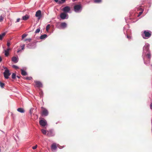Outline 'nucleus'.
<instances>
[{"label":"nucleus","mask_w":152,"mask_h":152,"mask_svg":"<svg viewBox=\"0 0 152 152\" xmlns=\"http://www.w3.org/2000/svg\"><path fill=\"white\" fill-rule=\"evenodd\" d=\"M151 31H144L142 35L143 38L144 39H148L151 37Z\"/></svg>","instance_id":"nucleus-1"},{"label":"nucleus","mask_w":152,"mask_h":152,"mask_svg":"<svg viewBox=\"0 0 152 152\" xmlns=\"http://www.w3.org/2000/svg\"><path fill=\"white\" fill-rule=\"evenodd\" d=\"M5 69L4 72V77L6 79H8L9 76L10 75L11 73L10 72V71L7 68V67L4 68Z\"/></svg>","instance_id":"nucleus-2"},{"label":"nucleus","mask_w":152,"mask_h":152,"mask_svg":"<svg viewBox=\"0 0 152 152\" xmlns=\"http://www.w3.org/2000/svg\"><path fill=\"white\" fill-rule=\"evenodd\" d=\"M42 115L43 116H46L48 115V112L47 109L43 107H41Z\"/></svg>","instance_id":"nucleus-3"},{"label":"nucleus","mask_w":152,"mask_h":152,"mask_svg":"<svg viewBox=\"0 0 152 152\" xmlns=\"http://www.w3.org/2000/svg\"><path fill=\"white\" fill-rule=\"evenodd\" d=\"M59 145L55 143H53L51 145V149L52 150H56L57 148V147H59Z\"/></svg>","instance_id":"nucleus-4"},{"label":"nucleus","mask_w":152,"mask_h":152,"mask_svg":"<svg viewBox=\"0 0 152 152\" xmlns=\"http://www.w3.org/2000/svg\"><path fill=\"white\" fill-rule=\"evenodd\" d=\"M34 83H35V85L37 87H42V83L39 81H35Z\"/></svg>","instance_id":"nucleus-5"},{"label":"nucleus","mask_w":152,"mask_h":152,"mask_svg":"<svg viewBox=\"0 0 152 152\" xmlns=\"http://www.w3.org/2000/svg\"><path fill=\"white\" fill-rule=\"evenodd\" d=\"M41 12L40 10L37 11L36 13L35 16L38 18V19H39L41 17Z\"/></svg>","instance_id":"nucleus-6"},{"label":"nucleus","mask_w":152,"mask_h":152,"mask_svg":"<svg viewBox=\"0 0 152 152\" xmlns=\"http://www.w3.org/2000/svg\"><path fill=\"white\" fill-rule=\"evenodd\" d=\"M39 123L42 126L44 127L47 124V122L45 120H41L39 121Z\"/></svg>","instance_id":"nucleus-7"},{"label":"nucleus","mask_w":152,"mask_h":152,"mask_svg":"<svg viewBox=\"0 0 152 152\" xmlns=\"http://www.w3.org/2000/svg\"><path fill=\"white\" fill-rule=\"evenodd\" d=\"M81 6L80 5H77L74 7V10L75 12L78 11L81 8Z\"/></svg>","instance_id":"nucleus-8"},{"label":"nucleus","mask_w":152,"mask_h":152,"mask_svg":"<svg viewBox=\"0 0 152 152\" xmlns=\"http://www.w3.org/2000/svg\"><path fill=\"white\" fill-rule=\"evenodd\" d=\"M67 14L65 12L61 13L60 14V17L62 19H64L66 18Z\"/></svg>","instance_id":"nucleus-9"},{"label":"nucleus","mask_w":152,"mask_h":152,"mask_svg":"<svg viewBox=\"0 0 152 152\" xmlns=\"http://www.w3.org/2000/svg\"><path fill=\"white\" fill-rule=\"evenodd\" d=\"M70 10V8L68 6H66L64 7L63 9V10L64 12H68Z\"/></svg>","instance_id":"nucleus-10"},{"label":"nucleus","mask_w":152,"mask_h":152,"mask_svg":"<svg viewBox=\"0 0 152 152\" xmlns=\"http://www.w3.org/2000/svg\"><path fill=\"white\" fill-rule=\"evenodd\" d=\"M54 135L53 132L51 131H49L48 132L47 135L49 137L53 136Z\"/></svg>","instance_id":"nucleus-11"},{"label":"nucleus","mask_w":152,"mask_h":152,"mask_svg":"<svg viewBox=\"0 0 152 152\" xmlns=\"http://www.w3.org/2000/svg\"><path fill=\"white\" fill-rule=\"evenodd\" d=\"M18 58L14 56L12 58V61L15 63H16L18 62Z\"/></svg>","instance_id":"nucleus-12"},{"label":"nucleus","mask_w":152,"mask_h":152,"mask_svg":"<svg viewBox=\"0 0 152 152\" xmlns=\"http://www.w3.org/2000/svg\"><path fill=\"white\" fill-rule=\"evenodd\" d=\"M67 24L65 23H62L60 24V26L62 28H64L66 27Z\"/></svg>","instance_id":"nucleus-13"},{"label":"nucleus","mask_w":152,"mask_h":152,"mask_svg":"<svg viewBox=\"0 0 152 152\" xmlns=\"http://www.w3.org/2000/svg\"><path fill=\"white\" fill-rule=\"evenodd\" d=\"M29 16L27 15H26L25 16H23L22 17V20H26L29 19Z\"/></svg>","instance_id":"nucleus-14"},{"label":"nucleus","mask_w":152,"mask_h":152,"mask_svg":"<svg viewBox=\"0 0 152 152\" xmlns=\"http://www.w3.org/2000/svg\"><path fill=\"white\" fill-rule=\"evenodd\" d=\"M17 110L18 112L22 113H24L25 112L23 108H18Z\"/></svg>","instance_id":"nucleus-15"},{"label":"nucleus","mask_w":152,"mask_h":152,"mask_svg":"<svg viewBox=\"0 0 152 152\" xmlns=\"http://www.w3.org/2000/svg\"><path fill=\"white\" fill-rule=\"evenodd\" d=\"M21 74L23 76H26L27 75V73L25 71L22 69H21Z\"/></svg>","instance_id":"nucleus-16"},{"label":"nucleus","mask_w":152,"mask_h":152,"mask_svg":"<svg viewBox=\"0 0 152 152\" xmlns=\"http://www.w3.org/2000/svg\"><path fill=\"white\" fill-rule=\"evenodd\" d=\"M47 35L46 34H44L40 36V39H43L46 38L47 37Z\"/></svg>","instance_id":"nucleus-17"},{"label":"nucleus","mask_w":152,"mask_h":152,"mask_svg":"<svg viewBox=\"0 0 152 152\" xmlns=\"http://www.w3.org/2000/svg\"><path fill=\"white\" fill-rule=\"evenodd\" d=\"M6 34V33H4L2 34H0V40H1L2 39L3 37Z\"/></svg>","instance_id":"nucleus-18"},{"label":"nucleus","mask_w":152,"mask_h":152,"mask_svg":"<svg viewBox=\"0 0 152 152\" xmlns=\"http://www.w3.org/2000/svg\"><path fill=\"white\" fill-rule=\"evenodd\" d=\"M146 56L147 57L148 59H150L151 57V53H147L146 55Z\"/></svg>","instance_id":"nucleus-19"},{"label":"nucleus","mask_w":152,"mask_h":152,"mask_svg":"<svg viewBox=\"0 0 152 152\" xmlns=\"http://www.w3.org/2000/svg\"><path fill=\"white\" fill-rule=\"evenodd\" d=\"M140 10H141V12H139V14L138 15H137V17H139L141 15L143 12V10L141 8H140Z\"/></svg>","instance_id":"nucleus-20"},{"label":"nucleus","mask_w":152,"mask_h":152,"mask_svg":"<svg viewBox=\"0 0 152 152\" xmlns=\"http://www.w3.org/2000/svg\"><path fill=\"white\" fill-rule=\"evenodd\" d=\"M5 86V84L0 82V86L1 88H3Z\"/></svg>","instance_id":"nucleus-21"},{"label":"nucleus","mask_w":152,"mask_h":152,"mask_svg":"<svg viewBox=\"0 0 152 152\" xmlns=\"http://www.w3.org/2000/svg\"><path fill=\"white\" fill-rule=\"evenodd\" d=\"M42 133L44 135H45L46 134L47 132L46 130L44 129H42L41 130Z\"/></svg>","instance_id":"nucleus-22"},{"label":"nucleus","mask_w":152,"mask_h":152,"mask_svg":"<svg viewBox=\"0 0 152 152\" xmlns=\"http://www.w3.org/2000/svg\"><path fill=\"white\" fill-rule=\"evenodd\" d=\"M5 55L6 56H7L9 55V52L7 51L4 50Z\"/></svg>","instance_id":"nucleus-23"},{"label":"nucleus","mask_w":152,"mask_h":152,"mask_svg":"<svg viewBox=\"0 0 152 152\" xmlns=\"http://www.w3.org/2000/svg\"><path fill=\"white\" fill-rule=\"evenodd\" d=\"M50 25L49 24H48L47 25L46 27V30L47 32L49 30L50 28Z\"/></svg>","instance_id":"nucleus-24"},{"label":"nucleus","mask_w":152,"mask_h":152,"mask_svg":"<svg viewBox=\"0 0 152 152\" xmlns=\"http://www.w3.org/2000/svg\"><path fill=\"white\" fill-rule=\"evenodd\" d=\"M16 74L15 73H13L12 74V79H14L16 77Z\"/></svg>","instance_id":"nucleus-25"},{"label":"nucleus","mask_w":152,"mask_h":152,"mask_svg":"<svg viewBox=\"0 0 152 152\" xmlns=\"http://www.w3.org/2000/svg\"><path fill=\"white\" fill-rule=\"evenodd\" d=\"M40 31V28H37L35 31V33H39V32Z\"/></svg>","instance_id":"nucleus-26"},{"label":"nucleus","mask_w":152,"mask_h":152,"mask_svg":"<svg viewBox=\"0 0 152 152\" xmlns=\"http://www.w3.org/2000/svg\"><path fill=\"white\" fill-rule=\"evenodd\" d=\"M101 0H94V2L95 3H100L101 2Z\"/></svg>","instance_id":"nucleus-27"},{"label":"nucleus","mask_w":152,"mask_h":152,"mask_svg":"<svg viewBox=\"0 0 152 152\" xmlns=\"http://www.w3.org/2000/svg\"><path fill=\"white\" fill-rule=\"evenodd\" d=\"M12 67L14 68L15 69H19V67L18 66L15 65H13L12 66Z\"/></svg>","instance_id":"nucleus-28"},{"label":"nucleus","mask_w":152,"mask_h":152,"mask_svg":"<svg viewBox=\"0 0 152 152\" xmlns=\"http://www.w3.org/2000/svg\"><path fill=\"white\" fill-rule=\"evenodd\" d=\"M27 36V35L26 34H23L22 36V39H24L25 37H26Z\"/></svg>","instance_id":"nucleus-29"},{"label":"nucleus","mask_w":152,"mask_h":152,"mask_svg":"<svg viewBox=\"0 0 152 152\" xmlns=\"http://www.w3.org/2000/svg\"><path fill=\"white\" fill-rule=\"evenodd\" d=\"M3 20V18L2 16H0V22H2Z\"/></svg>","instance_id":"nucleus-30"},{"label":"nucleus","mask_w":152,"mask_h":152,"mask_svg":"<svg viewBox=\"0 0 152 152\" xmlns=\"http://www.w3.org/2000/svg\"><path fill=\"white\" fill-rule=\"evenodd\" d=\"M32 79L31 77H27L26 78V79L28 80H31Z\"/></svg>","instance_id":"nucleus-31"},{"label":"nucleus","mask_w":152,"mask_h":152,"mask_svg":"<svg viewBox=\"0 0 152 152\" xmlns=\"http://www.w3.org/2000/svg\"><path fill=\"white\" fill-rule=\"evenodd\" d=\"M37 147V145H36L35 146H33L32 147V149H36Z\"/></svg>","instance_id":"nucleus-32"},{"label":"nucleus","mask_w":152,"mask_h":152,"mask_svg":"<svg viewBox=\"0 0 152 152\" xmlns=\"http://www.w3.org/2000/svg\"><path fill=\"white\" fill-rule=\"evenodd\" d=\"M31 40V39L29 38L28 39H26L24 40L25 41H28L29 42H30Z\"/></svg>","instance_id":"nucleus-33"},{"label":"nucleus","mask_w":152,"mask_h":152,"mask_svg":"<svg viewBox=\"0 0 152 152\" xmlns=\"http://www.w3.org/2000/svg\"><path fill=\"white\" fill-rule=\"evenodd\" d=\"M33 110V109L32 108L30 110L29 113L31 115L32 114V111Z\"/></svg>","instance_id":"nucleus-34"},{"label":"nucleus","mask_w":152,"mask_h":152,"mask_svg":"<svg viewBox=\"0 0 152 152\" xmlns=\"http://www.w3.org/2000/svg\"><path fill=\"white\" fill-rule=\"evenodd\" d=\"M10 42H7V45L8 47H9L10 46Z\"/></svg>","instance_id":"nucleus-35"},{"label":"nucleus","mask_w":152,"mask_h":152,"mask_svg":"<svg viewBox=\"0 0 152 152\" xmlns=\"http://www.w3.org/2000/svg\"><path fill=\"white\" fill-rule=\"evenodd\" d=\"M24 47H25V45H23L22 46H21V48H22V50H23L24 48Z\"/></svg>","instance_id":"nucleus-36"},{"label":"nucleus","mask_w":152,"mask_h":152,"mask_svg":"<svg viewBox=\"0 0 152 152\" xmlns=\"http://www.w3.org/2000/svg\"><path fill=\"white\" fill-rule=\"evenodd\" d=\"M10 50V48H9V47H8V48L6 50H5L9 52V51Z\"/></svg>","instance_id":"nucleus-37"},{"label":"nucleus","mask_w":152,"mask_h":152,"mask_svg":"<svg viewBox=\"0 0 152 152\" xmlns=\"http://www.w3.org/2000/svg\"><path fill=\"white\" fill-rule=\"evenodd\" d=\"M20 18H18V19H17V21L16 22H19L20 21Z\"/></svg>","instance_id":"nucleus-38"},{"label":"nucleus","mask_w":152,"mask_h":152,"mask_svg":"<svg viewBox=\"0 0 152 152\" xmlns=\"http://www.w3.org/2000/svg\"><path fill=\"white\" fill-rule=\"evenodd\" d=\"M150 108L152 109V103H151L150 105Z\"/></svg>","instance_id":"nucleus-39"},{"label":"nucleus","mask_w":152,"mask_h":152,"mask_svg":"<svg viewBox=\"0 0 152 152\" xmlns=\"http://www.w3.org/2000/svg\"><path fill=\"white\" fill-rule=\"evenodd\" d=\"M127 37L128 38V39H131V36H127Z\"/></svg>","instance_id":"nucleus-40"},{"label":"nucleus","mask_w":152,"mask_h":152,"mask_svg":"<svg viewBox=\"0 0 152 152\" xmlns=\"http://www.w3.org/2000/svg\"><path fill=\"white\" fill-rule=\"evenodd\" d=\"M145 48H146V50L147 51V50H148V47L147 46L146 47H145Z\"/></svg>","instance_id":"nucleus-41"},{"label":"nucleus","mask_w":152,"mask_h":152,"mask_svg":"<svg viewBox=\"0 0 152 152\" xmlns=\"http://www.w3.org/2000/svg\"><path fill=\"white\" fill-rule=\"evenodd\" d=\"M2 61V58L1 56H0V62H1Z\"/></svg>","instance_id":"nucleus-42"},{"label":"nucleus","mask_w":152,"mask_h":152,"mask_svg":"<svg viewBox=\"0 0 152 152\" xmlns=\"http://www.w3.org/2000/svg\"><path fill=\"white\" fill-rule=\"evenodd\" d=\"M17 77L18 78H20V76H18V75H17Z\"/></svg>","instance_id":"nucleus-43"},{"label":"nucleus","mask_w":152,"mask_h":152,"mask_svg":"<svg viewBox=\"0 0 152 152\" xmlns=\"http://www.w3.org/2000/svg\"><path fill=\"white\" fill-rule=\"evenodd\" d=\"M61 0L63 2H64L66 0Z\"/></svg>","instance_id":"nucleus-44"},{"label":"nucleus","mask_w":152,"mask_h":152,"mask_svg":"<svg viewBox=\"0 0 152 152\" xmlns=\"http://www.w3.org/2000/svg\"><path fill=\"white\" fill-rule=\"evenodd\" d=\"M54 1L56 2H57L58 1V0H54Z\"/></svg>","instance_id":"nucleus-45"},{"label":"nucleus","mask_w":152,"mask_h":152,"mask_svg":"<svg viewBox=\"0 0 152 152\" xmlns=\"http://www.w3.org/2000/svg\"><path fill=\"white\" fill-rule=\"evenodd\" d=\"M19 52V51H18V52Z\"/></svg>","instance_id":"nucleus-46"}]
</instances>
